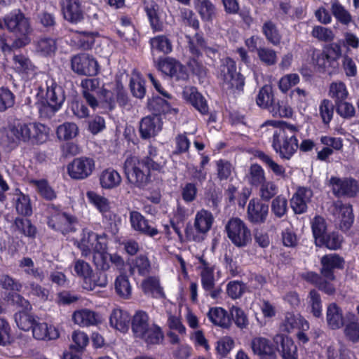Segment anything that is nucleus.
Here are the masks:
<instances>
[{
  "mask_svg": "<svg viewBox=\"0 0 359 359\" xmlns=\"http://www.w3.org/2000/svg\"><path fill=\"white\" fill-rule=\"evenodd\" d=\"M265 125L277 127L273 134L272 147L282 159L290 160L299 148L297 127L276 121H268L262 126Z\"/></svg>",
  "mask_w": 359,
  "mask_h": 359,
  "instance_id": "nucleus-1",
  "label": "nucleus"
},
{
  "mask_svg": "<svg viewBox=\"0 0 359 359\" xmlns=\"http://www.w3.org/2000/svg\"><path fill=\"white\" fill-rule=\"evenodd\" d=\"M161 165L150 157L140 159L129 156L125 160L123 171L128 183L134 187L144 189L150 182V170H159Z\"/></svg>",
  "mask_w": 359,
  "mask_h": 359,
  "instance_id": "nucleus-2",
  "label": "nucleus"
},
{
  "mask_svg": "<svg viewBox=\"0 0 359 359\" xmlns=\"http://www.w3.org/2000/svg\"><path fill=\"white\" fill-rule=\"evenodd\" d=\"M4 21L8 31L17 37L13 42V46L22 48L29 43L31 41L28 36L31 32L29 22L20 10L8 14L4 17Z\"/></svg>",
  "mask_w": 359,
  "mask_h": 359,
  "instance_id": "nucleus-3",
  "label": "nucleus"
},
{
  "mask_svg": "<svg viewBox=\"0 0 359 359\" xmlns=\"http://www.w3.org/2000/svg\"><path fill=\"white\" fill-rule=\"evenodd\" d=\"M219 78L222 80L223 88L230 93L240 92L243 88L244 78L236 72V62L231 58H226L221 65Z\"/></svg>",
  "mask_w": 359,
  "mask_h": 359,
  "instance_id": "nucleus-4",
  "label": "nucleus"
},
{
  "mask_svg": "<svg viewBox=\"0 0 359 359\" xmlns=\"http://www.w3.org/2000/svg\"><path fill=\"white\" fill-rule=\"evenodd\" d=\"M225 229L228 238L237 247H245L252 240L250 230L245 222L238 217L230 219L226 224Z\"/></svg>",
  "mask_w": 359,
  "mask_h": 359,
  "instance_id": "nucleus-5",
  "label": "nucleus"
},
{
  "mask_svg": "<svg viewBox=\"0 0 359 359\" xmlns=\"http://www.w3.org/2000/svg\"><path fill=\"white\" fill-rule=\"evenodd\" d=\"M78 247L84 257H88L93 252L104 251L107 248L106 234L98 235L93 231L85 230Z\"/></svg>",
  "mask_w": 359,
  "mask_h": 359,
  "instance_id": "nucleus-6",
  "label": "nucleus"
},
{
  "mask_svg": "<svg viewBox=\"0 0 359 359\" xmlns=\"http://www.w3.org/2000/svg\"><path fill=\"white\" fill-rule=\"evenodd\" d=\"M48 212L50 214L48 219V226L57 231H61L63 234L74 231L72 226L75 222L74 217L62 212L57 206L50 204L48 206Z\"/></svg>",
  "mask_w": 359,
  "mask_h": 359,
  "instance_id": "nucleus-7",
  "label": "nucleus"
},
{
  "mask_svg": "<svg viewBox=\"0 0 359 359\" xmlns=\"http://www.w3.org/2000/svg\"><path fill=\"white\" fill-rule=\"evenodd\" d=\"M93 158L81 156L74 158L67 165L69 175L74 180H84L88 177L95 169Z\"/></svg>",
  "mask_w": 359,
  "mask_h": 359,
  "instance_id": "nucleus-8",
  "label": "nucleus"
},
{
  "mask_svg": "<svg viewBox=\"0 0 359 359\" xmlns=\"http://www.w3.org/2000/svg\"><path fill=\"white\" fill-rule=\"evenodd\" d=\"M71 67L73 72L77 74L94 76L98 72L99 65L92 56L86 53H81L72 57Z\"/></svg>",
  "mask_w": 359,
  "mask_h": 359,
  "instance_id": "nucleus-9",
  "label": "nucleus"
},
{
  "mask_svg": "<svg viewBox=\"0 0 359 359\" xmlns=\"http://www.w3.org/2000/svg\"><path fill=\"white\" fill-rule=\"evenodd\" d=\"M329 211L334 217L336 222L339 224L341 229L343 231L349 229L354 218L352 206L350 204H344L340 201H337L331 205Z\"/></svg>",
  "mask_w": 359,
  "mask_h": 359,
  "instance_id": "nucleus-10",
  "label": "nucleus"
},
{
  "mask_svg": "<svg viewBox=\"0 0 359 359\" xmlns=\"http://www.w3.org/2000/svg\"><path fill=\"white\" fill-rule=\"evenodd\" d=\"M329 184L332 187L333 194L338 197L343 196L353 197L359 191L358 182L351 177L341 179L332 177Z\"/></svg>",
  "mask_w": 359,
  "mask_h": 359,
  "instance_id": "nucleus-11",
  "label": "nucleus"
},
{
  "mask_svg": "<svg viewBox=\"0 0 359 359\" xmlns=\"http://www.w3.org/2000/svg\"><path fill=\"white\" fill-rule=\"evenodd\" d=\"M341 56V48L337 43H331L324 48L317 57V64L325 70L335 69L338 67V60Z\"/></svg>",
  "mask_w": 359,
  "mask_h": 359,
  "instance_id": "nucleus-12",
  "label": "nucleus"
},
{
  "mask_svg": "<svg viewBox=\"0 0 359 359\" xmlns=\"http://www.w3.org/2000/svg\"><path fill=\"white\" fill-rule=\"evenodd\" d=\"M158 69L165 75L175 78L176 80L185 81L189 78L186 67L171 57L160 60L158 63Z\"/></svg>",
  "mask_w": 359,
  "mask_h": 359,
  "instance_id": "nucleus-13",
  "label": "nucleus"
},
{
  "mask_svg": "<svg viewBox=\"0 0 359 359\" xmlns=\"http://www.w3.org/2000/svg\"><path fill=\"white\" fill-rule=\"evenodd\" d=\"M200 263L203 265L201 271L202 287L212 298L215 299L219 295L221 290L215 287L214 269L203 258H200Z\"/></svg>",
  "mask_w": 359,
  "mask_h": 359,
  "instance_id": "nucleus-14",
  "label": "nucleus"
},
{
  "mask_svg": "<svg viewBox=\"0 0 359 359\" xmlns=\"http://www.w3.org/2000/svg\"><path fill=\"white\" fill-rule=\"evenodd\" d=\"M269 215V205L252 198L248 205L247 215L248 220L255 224H261L266 222Z\"/></svg>",
  "mask_w": 359,
  "mask_h": 359,
  "instance_id": "nucleus-15",
  "label": "nucleus"
},
{
  "mask_svg": "<svg viewBox=\"0 0 359 359\" xmlns=\"http://www.w3.org/2000/svg\"><path fill=\"white\" fill-rule=\"evenodd\" d=\"M250 346L253 353L259 359H276V349L268 339L255 337L252 339Z\"/></svg>",
  "mask_w": 359,
  "mask_h": 359,
  "instance_id": "nucleus-16",
  "label": "nucleus"
},
{
  "mask_svg": "<svg viewBox=\"0 0 359 359\" xmlns=\"http://www.w3.org/2000/svg\"><path fill=\"white\" fill-rule=\"evenodd\" d=\"M162 128L161 118L156 114L142 118L140 123V133L142 139L154 137Z\"/></svg>",
  "mask_w": 359,
  "mask_h": 359,
  "instance_id": "nucleus-17",
  "label": "nucleus"
},
{
  "mask_svg": "<svg viewBox=\"0 0 359 359\" xmlns=\"http://www.w3.org/2000/svg\"><path fill=\"white\" fill-rule=\"evenodd\" d=\"M320 262L322 264L320 272L323 277L329 280H333L335 278L333 273L334 269H341L344 261L337 254H330L323 256Z\"/></svg>",
  "mask_w": 359,
  "mask_h": 359,
  "instance_id": "nucleus-18",
  "label": "nucleus"
},
{
  "mask_svg": "<svg viewBox=\"0 0 359 359\" xmlns=\"http://www.w3.org/2000/svg\"><path fill=\"white\" fill-rule=\"evenodd\" d=\"M31 123H18L15 126L9 127L6 133V141L8 144H17L22 141L27 142L30 141L31 134Z\"/></svg>",
  "mask_w": 359,
  "mask_h": 359,
  "instance_id": "nucleus-19",
  "label": "nucleus"
},
{
  "mask_svg": "<svg viewBox=\"0 0 359 359\" xmlns=\"http://www.w3.org/2000/svg\"><path fill=\"white\" fill-rule=\"evenodd\" d=\"M183 98L189 102L201 114L208 113V106L205 97L194 87H185L182 91Z\"/></svg>",
  "mask_w": 359,
  "mask_h": 359,
  "instance_id": "nucleus-20",
  "label": "nucleus"
},
{
  "mask_svg": "<svg viewBox=\"0 0 359 359\" xmlns=\"http://www.w3.org/2000/svg\"><path fill=\"white\" fill-rule=\"evenodd\" d=\"M130 219L133 228L143 234L154 237L158 233V229L155 226H153L150 222L138 212H131Z\"/></svg>",
  "mask_w": 359,
  "mask_h": 359,
  "instance_id": "nucleus-21",
  "label": "nucleus"
},
{
  "mask_svg": "<svg viewBox=\"0 0 359 359\" xmlns=\"http://www.w3.org/2000/svg\"><path fill=\"white\" fill-rule=\"evenodd\" d=\"M62 11L64 18L71 22L77 23L83 18L79 0H62Z\"/></svg>",
  "mask_w": 359,
  "mask_h": 359,
  "instance_id": "nucleus-22",
  "label": "nucleus"
},
{
  "mask_svg": "<svg viewBox=\"0 0 359 359\" xmlns=\"http://www.w3.org/2000/svg\"><path fill=\"white\" fill-rule=\"evenodd\" d=\"M45 100L59 107H61L65 100L64 90L53 79L46 81Z\"/></svg>",
  "mask_w": 359,
  "mask_h": 359,
  "instance_id": "nucleus-23",
  "label": "nucleus"
},
{
  "mask_svg": "<svg viewBox=\"0 0 359 359\" xmlns=\"http://www.w3.org/2000/svg\"><path fill=\"white\" fill-rule=\"evenodd\" d=\"M280 328L281 331L289 333L294 329L306 330L309 328V324L301 316L294 315L292 313H287L280 324Z\"/></svg>",
  "mask_w": 359,
  "mask_h": 359,
  "instance_id": "nucleus-24",
  "label": "nucleus"
},
{
  "mask_svg": "<svg viewBox=\"0 0 359 359\" xmlns=\"http://www.w3.org/2000/svg\"><path fill=\"white\" fill-rule=\"evenodd\" d=\"M273 340L283 359L296 358L297 346L292 339L283 334H277Z\"/></svg>",
  "mask_w": 359,
  "mask_h": 359,
  "instance_id": "nucleus-25",
  "label": "nucleus"
},
{
  "mask_svg": "<svg viewBox=\"0 0 359 359\" xmlns=\"http://www.w3.org/2000/svg\"><path fill=\"white\" fill-rule=\"evenodd\" d=\"M194 4L202 20L211 22L215 18L217 9L210 0H194Z\"/></svg>",
  "mask_w": 359,
  "mask_h": 359,
  "instance_id": "nucleus-26",
  "label": "nucleus"
},
{
  "mask_svg": "<svg viewBox=\"0 0 359 359\" xmlns=\"http://www.w3.org/2000/svg\"><path fill=\"white\" fill-rule=\"evenodd\" d=\"M13 66L16 72L27 76L33 74L36 69L31 60L22 53L13 55Z\"/></svg>",
  "mask_w": 359,
  "mask_h": 359,
  "instance_id": "nucleus-27",
  "label": "nucleus"
},
{
  "mask_svg": "<svg viewBox=\"0 0 359 359\" xmlns=\"http://www.w3.org/2000/svg\"><path fill=\"white\" fill-rule=\"evenodd\" d=\"M326 320L328 326L332 330L339 329L344 325L342 311L335 303L327 306Z\"/></svg>",
  "mask_w": 359,
  "mask_h": 359,
  "instance_id": "nucleus-28",
  "label": "nucleus"
},
{
  "mask_svg": "<svg viewBox=\"0 0 359 359\" xmlns=\"http://www.w3.org/2000/svg\"><path fill=\"white\" fill-rule=\"evenodd\" d=\"M209 320L215 325L229 328L231 325V318L227 311L221 307L211 308L208 313Z\"/></svg>",
  "mask_w": 359,
  "mask_h": 359,
  "instance_id": "nucleus-29",
  "label": "nucleus"
},
{
  "mask_svg": "<svg viewBox=\"0 0 359 359\" xmlns=\"http://www.w3.org/2000/svg\"><path fill=\"white\" fill-rule=\"evenodd\" d=\"M32 328L34 337L38 340H53L59 337L58 331L53 327H48L45 323L35 322Z\"/></svg>",
  "mask_w": 359,
  "mask_h": 359,
  "instance_id": "nucleus-30",
  "label": "nucleus"
},
{
  "mask_svg": "<svg viewBox=\"0 0 359 359\" xmlns=\"http://www.w3.org/2000/svg\"><path fill=\"white\" fill-rule=\"evenodd\" d=\"M100 183L102 188L111 189L117 187L121 183L122 178L120 174L115 170L107 168L100 175Z\"/></svg>",
  "mask_w": 359,
  "mask_h": 359,
  "instance_id": "nucleus-31",
  "label": "nucleus"
},
{
  "mask_svg": "<svg viewBox=\"0 0 359 359\" xmlns=\"http://www.w3.org/2000/svg\"><path fill=\"white\" fill-rule=\"evenodd\" d=\"M130 321L128 313L121 309H114L109 318L110 325L123 332L128 330Z\"/></svg>",
  "mask_w": 359,
  "mask_h": 359,
  "instance_id": "nucleus-32",
  "label": "nucleus"
},
{
  "mask_svg": "<svg viewBox=\"0 0 359 359\" xmlns=\"http://www.w3.org/2000/svg\"><path fill=\"white\" fill-rule=\"evenodd\" d=\"M132 330L136 337L144 336L149 327V316L147 313L139 311L133 316L132 319Z\"/></svg>",
  "mask_w": 359,
  "mask_h": 359,
  "instance_id": "nucleus-33",
  "label": "nucleus"
},
{
  "mask_svg": "<svg viewBox=\"0 0 359 359\" xmlns=\"http://www.w3.org/2000/svg\"><path fill=\"white\" fill-rule=\"evenodd\" d=\"M141 288L147 295L154 297H163L164 293L160 285L159 278L156 276H149L144 279L141 283Z\"/></svg>",
  "mask_w": 359,
  "mask_h": 359,
  "instance_id": "nucleus-34",
  "label": "nucleus"
},
{
  "mask_svg": "<svg viewBox=\"0 0 359 359\" xmlns=\"http://www.w3.org/2000/svg\"><path fill=\"white\" fill-rule=\"evenodd\" d=\"M213 220L210 212L204 209L201 210L196 215L194 227L198 233L205 234L211 229Z\"/></svg>",
  "mask_w": 359,
  "mask_h": 359,
  "instance_id": "nucleus-35",
  "label": "nucleus"
},
{
  "mask_svg": "<svg viewBox=\"0 0 359 359\" xmlns=\"http://www.w3.org/2000/svg\"><path fill=\"white\" fill-rule=\"evenodd\" d=\"M19 266L23 270L25 273L40 282H42L46 277V274L42 269L35 266L33 260L29 257H23L20 259Z\"/></svg>",
  "mask_w": 359,
  "mask_h": 359,
  "instance_id": "nucleus-36",
  "label": "nucleus"
},
{
  "mask_svg": "<svg viewBox=\"0 0 359 359\" xmlns=\"http://www.w3.org/2000/svg\"><path fill=\"white\" fill-rule=\"evenodd\" d=\"M72 318L75 323L83 327L95 325L98 321L97 313L88 309L74 312Z\"/></svg>",
  "mask_w": 359,
  "mask_h": 359,
  "instance_id": "nucleus-37",
  "label": "nucleus"
},
{
  "mask_svg": "<svg viewBox=\"0 0 359 359\" xmlns=\"http://www.w3.org/2000/svg\"><path fill=\"white\" fill-rule=\"evenodd\" d=\"M114 288L116 294L124 299H128L132 294V287L128 277L125 274H121L116 277L114 282Z\"/></svg>",
  "mask_w": 359,
  "mask_h": 359,
  "instance_id": "nucleus-38",
  "label": "nucleus"
},
{
  "mask_svg": "<svg viewBox=\"0 0 359 359\" xmlns=\"http://www.w3.org/2000/svg\"><path fill=\"white\" fill-rule=\"evenodd\" d=\"M347 318L349 322L344 328V334L353 343L359 341V323L355 314L348 313Z\"/></svg>",
  "mask_w": 359,
  "mask_h": 359,
  "instance_id": "nucleus-39",
  "label": "nucleus"
},
{
  "mask_svg": "<svg viewBox=\"0 0 359 359\" xmlns=\"http://www.w3.org/2000/svg\"><path fill=\"white\" fill-rule=\"evenodd\" d=\"M308 309L316 318L322 316V300L320 293L316 290H311L307 297Z\"/></svg>",
  "mask_w": 359,
  "mask_h": 359,
  "instance_id": "nucleus-40",
  "label": "nucleus"
},
{
  "mask_svg": "<svg viewBox=\"0 0 359 359\" xmlns=\"http://www.w3.org/2000/svg\"><path fill=\"white\" fill-rule=\"evenodd\" d=\"M30 141L34 144L45 142L48 137V128L41 123H31Z\"/></svg>",
  "mask_w": 359,
  "mask_h": 359,
  "instance_id": "nucleus-41",
  "label": "nucleus"
},
{
  "mask_svg": "<svg viewBox=\"0 0 359 359\" xmlns=\"http://www.w3.org/2000/svg\"><path fill=\"white\" fill-rule=\"evenodd\" d=\"M257 156L271 170L276 176L280 177L282 179L287 178L288 176L286 173L285 168L283 165L275 162L271 156L262 151H259Z\"/></svg>",
  "mask_w": 359,
  "mask_h": 359,
  "instance_id": "nucleus-42",
  "label": "nucleus"
},
{
  "mask_svg": "<svg viewBox=\"0 0 359 359\" xmlns=\"http://www.w3.org/2000/svg\"><path fill=\"white\" fill-rule=\"evenodd\" d=\"M139 338L143 339L147 344H159L164 339L163 333L160 327L152 324L149 326L145 334Z\"/></svg>",
  "mask_w": 359,
  "mask_h": 359,
  "instance_id": "nucleus-43",
  "label": "nucleus"
},
{
  "mask_svg": "<svg viewBox=\"0 0 359 359\" xmlns=\"http://www.w3.org/2000/svg\"><path fill=\"white\" fill-rule=\"evenodd\" d=\"M79 128L76 123L65 122L60 125L57 128V136L61 140H69L76 137Z\"/></svg>",
  "mask_w": 359,
  "mask_h": 359,
  "instance_id": "nucleus-44",
  "label": "nucleus"
},
{
  "mask_svg": "<svg viewBox=\"0 0 359 359\" xmlns=\"http://www.w3.org/2000/svg\"><path fill=\"white\" fill-rule=\"evenodd\" d=\"M151 50L157 52L168 54L172 50L170 40L164 35H159L150 39Z\"/></svg>",
  "mask_w": 359,
  "mask_h": 359,
  "instance_id": "nucleus-45",
  "label": "nucleus"
},
{
  "mask_svg": "<svg viewBox=\"0 0 359 359\" xmlns=\"http://www.w3.org/2000/svg\"><path fill=\"white\" fill-rule=\"evenodd\" d=\"M262 33L265 36L266 40L274 46L280 43L281 36L277 29V27L272 21H266L262 28Z\"/></svg>",
  "mask_w": 359,
  "mask_h": 359,
  "instance_id": "nucleus-46",
  "label": "nucleus"
},
{
  "mask_svg": "<svg viewBox=\"0 0 359 359\" xmlns=\"http://www.w3.org/2000/svg\"><path fill=\"white\" fill-rule=\"evenodd\" d=\"M248 181L252 186L258 187L266 181L264 171L257 164H252L249 169L246 176Z\"/></svg>",
  "mask_w": 359,
  "mask_h": 359,
  "instance_id": "nucleus-47",
  "label": "nucleus"
},
{
  "mask_svg": "<svg viewBox=\"0 0 359 359\" xmlns=\"http://www.w3.org/2000/svg\"><path fill=\"white\" fill-rule=\"evenodd\" d=\"M332 13L334 18L344 25H348L353 20L351 15L338 1H335L332 4Z\"/></svg>",
  "mask_w": 359,
  "mask_h": 359,
  "instance_id": "nucleus-48",
  "label": "nucleus"
},
{
  "mask_svg": "<svg viewBox=\"0 0 359 359\" xmlns=\"http://www.w3.org/2000/svg\"><path fill=\"white\" fill-rule=\"evenodd\" d=\"M149 108L153 111V114H156L159 116L161 114L170 113L171 111L177 112L175 109H171L167 101L159 97H154L149 101Z\"/></svg>",
  "mask_w": 359,
  "mask_h": 359,
  "instance_id": "nucleus-49",
  "label": "nucleus"
},
{
  "mask_svg": "<svg viewBox=\"0 0 359 359\" xmlns=\"http://www.w3.org/2000/svg\"><path fill=\"white\" fill-rule=\"evenodd\" d=\"M217 178L220 181L230 180L234 172L235 168L228 161L220 159L216 161Z\"/></svg>",
  "mask_w": 359,
  "mask_h": 359,
  "instance_id": "nucleus-50",
  "label": "nucleus"
},
{
  "mask_svg": "<svg viewBox=\"0 0 359 359\" xmlns=\"http://www.w3.org/2000/svg\"><path fill=\"white\" fill-rule=\"evenodd\" d=\"M86 196L90 202L97 208L102 215L111 209V203L107 198L92 191H88Z\"/></svg>",
  "mask_w": 359,
  "mask_h": 359,
  "instance_id": "nucleus-51",
  "label": "nucleus"
},
{
  "mask_svg": "<svg viewBox=\"0 0 359 359\" xmlns=\"http://www.w3.org/2000/svg\"><path fill=\"white\" fill-rule=\"evenodd\" d=\"M15 321L18 327L24 331L29 330L35 323L33 316L27 311H22L15 314Z\"/></svg>",
  "mask_w": 359,
  "mask_h": 359,
  "instance_id": "nucleus-52",
  "label": "nucleus"
},
{
  "mask_svg": "<svg viewBox=\"0 0 359 359\" xmlns=\"http://www.w3.org/2000/svg\"><path fill=\"white\" fill-rule=\"evenodd\" d=\"M151 264L149 259L144 255H140L133 261V266L130 267V273H134L135 271L141 276H145L149 273Z\"/></svg>",
  "mask_w": 359,
  "mask_h": 359,
  "instance_id": "nucleus-53",
  "label": "nucleus"
},
{
  "mask_svg": "<svg viewBox=\"0 0 359 359\" xmlns=\"http://www.w3.org/2000/svg\"><path fill=\"white\" fill-rule=\"evenodd\" d=\"M256 102L262 108L271 107L273 105L272 88L270 86L266 85L259 90Z\"/></svg>",
  "mask_w": 359,
  "mask_h": 359,
  "instance_id": "nucleus-54",
  "label": "nucleus"
},
{
  "mask_svg": "<svg viewBox=\"0 0 359 359\" xmlns=\"http://www.w3.org/2000/svg\"><path fill=\"white\" fill-rule=\"evenodd\" d=\"M259 196L262 201L268 202L278 193V186L271 181H265L259 186Z\"/></svg>",
  "mask_w": 359,
  "mask_h": 359,
  "instance_id": "nucleus-55",
  "label": "nucleus"
},
{
  "mask_svg": "<svg viewBox=\"0 0 359 359\" xmlns=\"http://www.w3.org/2000/svg\"><path fill=\"white\" fill-rule=\"evenodd\" d=\"M342 243V238L335 232H332L329 234H325L324 237H323V241L321 242H317L316 244L318 246H325L330 250H337L340 248Z\"/></svg>",
  "mask_w": 359,
  "mask_h": 359,
  "instance_id": "nucleus-56",
  "label": "nucleus"
},
{
  "mask_svg": "<svg viewBox=\"0 0 359 359\" xmlns=\"http://www.w3.org/2000/svg\"><path fill=\"white\" fill-rule=\"evenodd\" d=\"M329 95L332 98L334 99L336 103L341 100H345L348 97V93L345 84L339 81L331 83Z\"/></svg>",
  "mask_w": 359,
  "mask_h": 359,
  "instance_id": "nucleus-57",
  "label": "nucleus"
},
{
  "mask_svg": "<svg viewBox=\"0 0 359 359\" xmlns=\"http://www.w3.org/2000/svg\"><path fill=\"white\" fill-rule=\"evenodd\" d=\"M36 105L39 111V116L43 119H49L52 118L55 115V112L60 108L46 100L37 102Z\"/></svg>",
  "mask_w": 359,
  "mask_h": 359,
  "instance_id": "nucleus-58",
  "label": "nucleus"
},
{
  "mask_svg": "<svg viewBox=\"0 0 359 359\" xmlns=\"http://www.w3.org/2000/svg\"><path fill=\"white\" fill-rule=\"evenodd\" d=\"M73 343L70 345V348L76 352H81L88 345L89 339L86 333L81 331H74L72 335Z\"/></svg>",
  "mask_w": 359,
  "mask_h": 359,
  "instance_id": "nucleus-59",
  "label": "nucleus"
},
{
  "mask_svg": "<svg viewBox=\"0 0 359 359\" xmlns=\"http://www.w3.org/2000/svg\"><path fill=\"white\" fill-rule=\"evenodd\" d=\"M334 105L327 99L321 101L319 105V114L324 123H329L332 119Z\"/></svg>",
  "mask_w": 359,
  "mask_h": 359,
  "instance_id": "nucleus-60",
  "label": "nucleus"
},
{
  "mask_svg": "<svg viewBox=\"0 0 359 359\" xmlns=\"http://www.w3.org/2000/svg\"><path fill=\"white\" fill-rule=\"evenodd\" d=\"M326 228L327 226L324 218L320 216H316L314 217L312 222V231L315 238L316 243L323 241V237H324L326 234Z\"/></svg>",
  "mask_w": 359,
  "mask_h": 359,
  "instance_id": "nucleus-61",
  "label": "nucleus"
},
{
  "mask_svg": "<svg viewBox=\"0 0 359 359\" xmlns=\"http://www.w3.org/2000/svg\"><path fill=\"white\" fill-rule=\"evenodd\" d=\"M287 210V201L282 195L276 196L271 203V211L278 218L283 217Z\"/></svg>",
  "mask_w": 359,
  "mask_h": 359,
  "instance_id": "nucleus-62",
  "label": "nucleus"
},
{
  "mask_svg": "<svg viewBox=\"0 0 359 359\" xmlns=\"http://www.w3.org/2000/svg\"><path fill=\"white\" fill-rule=\"evenodd\" d=\"M14 225L19 231L26 236L34 237L36 235V229L28 219L18 217L15 220Z\"/></svg>",
  "mask_w": 359,
  "mask_h": 359,
  "instance_id": "nucleus-63",
  "label": "nucleus"
},
{
  "mask_svg": "<svg viewBox=\"0 0 359 359\" xmlns=\"http://www.w3.org/2000/svg\"><path fill=\"white\" fill-rule=\"evenodd\" d=\"M231 318L236 326L243 330L246 329L249 325L248 318L244 311L238 306H232L231 309Z\"/></svg>",
  "mask_w": 359,
  "mask_h": 359,
  "instance_id": "nucleus-64",
  "label": "nucleus"
}]
</instances>
